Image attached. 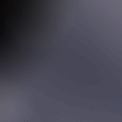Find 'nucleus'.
<instances>
[{"label":"nucleus","mask_w":122,"mask_h":122,"mask_svg":"<svg viewBox=\"0 0 122 122\" xmlns=\"http://www.w3.org/2000/svg\"><path fill=\"white\" fill-rule=\"evenodd\" d=\"M32 32H33V33H34V31H32Z\"/></svg>","instance_id":"1"}]
</instances>
